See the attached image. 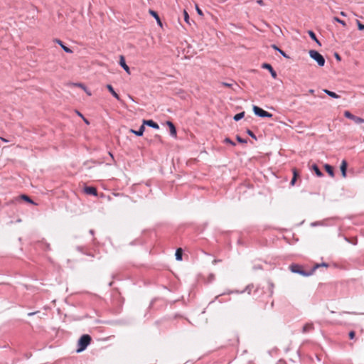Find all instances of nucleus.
Here are the masks:
<instances>
[{"instance_id": "obj_2", "label": "nucleus", "mask_w": 364, "mask_h": 364, "mask_svg": "<svg viewBox=\"0 0 364 364\" xmlns=\"http://www.w3.org/2000/svg\"><path fill=\"white\" fill-rule=\"evenodd\" d=\"M91 338L89 335L85 334L80 337L78 341V348L77 352L80 353L83 351L90 344Z\"/></svg>"}, {"instance_id": "obj_5", "label": "nucleus", "mask_w": 364, "mask_h": 364, "mask_svg": "<svg viewBox=\"0 0 364 364\" xmlns=\"http://www.w3.org/2000/svg\"><path fill=\"white\" fill-rule=\"evenodd\" d=\"M300 269H301V267L298 264H291L290 266V269L294 273H298L303 276H309L312 274L311 272L306 273V272L301 270Z\"/></svg>"}, {"instance_id": "obj_4", "label": "nucleus", "mask_w": 364, "mask_h": 364, "mask_svg": "<svg viewBox=\"0 0 364 364\" xmlns=\"http://www.w3.org/2000/svg\"><path fill=\"white\" fill-rule=\"evenodd\" d=\"M247 140L246 138H236L235 141L230 139V138H225L223 140V143L226 144H230L232 146H235L237 143L240 144H246Z\"/></svg>"}, {"instance_id": "obj_44", "label": "nucleus", "mask_w": 364, "mask_h": 364, "mask_svg": "<svg viewBox=\"0 0 364 364\" xmlns=\"http://www.w3.org/2000/svg\"><path fill=\"white\" fill-rule=\"evenodd\" d=\"M318 266H319V265H318V264H317V265L315 267V268H314V269L318 268Z\"/></svg>"}, {"instance_id": "obj_29", "label": "nucleus", "mask_w": 364, "mask_h": 364, "mask_svg": "<svg viewBox=\"0 0 364 364\" xmlns=\"http://www.w3.org/2000/svg\"><path fill=\"white\" fill-rule=\"evenodd\" d=\"M195 8H196V11H197L198 15H200V16H203V15L202 11L199 9L198 5H196Z\"/></svg>"}, {"instance_id": "obj_39", "label": "nucleus", "mask_w": 364, "mask_h": 364, "mask_svg": "<svg viewBox=\"0 0 364 364\" xmlns=\"http://www.w3.org/2000/svg\"><path fill=\"white\" fill-rule=\"evenodd\" d=\"M4 142H9L8 140L6 139V138L1 137L0 138Z\"/></svg>"}, {"instance_id": "obj_32", "label": "nucleus", "mask_w": 364, "mask_h": 364, "mask_svg": "<svg viewBox=\"0 0 364 364\" xmlns=\"http://www.w3.org/2000/svg\"><path fill=\"white\" fill-rule=\"evenodd\" d=\"M75 86H77V87H80V88H81V89H82V90H83V87H86V86H85V85H84L83 84H82V83H75Z\"/></svg>"}, {"instance_id": "obj_43", "label": "nucleus", "mask_w": 364, "mask_h": 364, "mask_svg": "<svg viewBox=\"0 0 364 364\" xmlns=\"http://www.w3.org/2000/svg\"><path fill=\"white\" fill-rule=\"evenodd\" d=\"M129 98H130V101L134 102V100H133V98L132 97H129Z\"/></svg>"}, {"instance_id": "obj_36", "label": "nucleus", "mask_w": 364, "mask_h": 364, "mask_svg": "<svg viewBox=\"0 0 364 364\" xmlns=\"http://www.w3.org/2000/svg\"><path fill=\"white\" fill-rule=\"evenodd\" d=\"M77 114L82 119L84 117V116L78 111H76Z\"/></svg>"}, {"instance_id": "obj_3", "label": "nucleus", "mask_w": 364, "mask_h": 364, "mask_svg": "<svg viewBox=\"0 0 364 364\" xmlns=\"http://www.w3.org/2000/svg\"><path fill=\"white\" fill-rule=\"evenodd\" d=\"M252 109H253V112L255 115L259 117H262V118H264V117H268V118H271L272 117V114H270L269 112L265 111L264 109L256 106V105H254L253 107H252Z\"/></svg>"}, {"instance_id": "obj_33", "label": "nucleus", "mask_w": 364, "mask_h": 364, "mask_svg": "<svg viewBox=\"0 0 364 364\" xmlns=\"http://www.w3.org/2000/svg\"><path fill=\"white\" fill-rule=\"evenodd\" d=\"M295 181H296V172H295V171H294V177H293V178H292V180H291V183L292 185H294V183H295Z\"/></svg>"}, {"instance_id": "obj_41", "label": "nucleus", "mask_w": 364, "mask_h": 364, "mask_svg": "<svg viewBox=\"0 0 364 364\" xmlns=\"http://www.w3.org/2000/svg\"><path fill=\"white\" fill-rule=\"evenodd\" d=\"M341 15L343 16H346V14L344 12H341Z\"/></svg>"}, {"instance_id": "obj_28", "label": "nucleus", "mask_w": 364, "mask_h": 364, "mask_svg": "<svg viewBox=\"0 0 364 364\" xmlns=\"http://www.w3.org/2000/svg\"><path fill=\"white\" fill-rule=\"evenodd\" d=\"M357 26L360 31H364V25H363L359 21H357Z\"/></svg>"}, {"instance_id": "obj_1", "label": "nucleus", "mask_w": 364, "mask_h": 364, "mask_svg": "<svg viewBox=\"0 0 364 364\" xmlns=\"http://www.w3.org/2000/svg\"><path fill=\"white\" fill-rule=\"evenodd\" d=\"M309 55L311 59L316 62L319 67L324 66L326 62L325 58L317 50H311L309 52Z\"/></svg>"}, {"instance_id": "obj_23", "label": "nucleus", "mask_w": 364, "mask_h": 364, "mask_svg": "<svg viewBox=\"0 0 364 364\" xmlns=\"http://www.w3.org/2000/svg\"><path fill=\"white\" fill-rule=\"evenodd\" d=\"M176 259L178 261L182 259V250L181 248L178 249L176 252Z\"/></svg>"}, {"instance_id": "obj_22", "label": "nucleus", "mask_w": 364, "mask_h": 364, "mask_svg": "<svg viewBox=\"0 0 364 364\" xmlns=\"http://www.w3.org/2000/svg\"><path fill=\"white\" fill-rule=\"evenodd\" d=\"M245 116V112H240L238 114H236L234 117H233V119L235 121H239L241 119H242Z\"/></svg>"}, {"instance_id": "obj_37", "label": "nucleus", "mask_w": 364, "mask_h": 364, "mask_svg": "<svg viewBox=\"0 0 364 364\" xmlns=\"http://www.w3.org/2000/svg\"><path fill=\"white\" fill-rule=\"evenodd\" d=\"M247 134L250 135V136H254V134L250 130H247Z\"/></svg>"}, {"instance_id": "obj_14", "label": "nucleus", "mask_w": 364, "mask_h": 364, "mask_svg": "<svg viewBox=\"0 0 364 364\" xmlns=\"http://www.w3.org/2000/svg\"><path fill=\"white\" fill-rule=\"evenodd\" d=\"M323 92L326 93L328 96L333 98V99H338L339 96L334 92L330 91L328 90L324 89Z\"/></svg>"}, {"instance_id": "obj_13", "label": "nucleus", "mask_w": 364, "mask_h": 364, "mask_svg": "<svg viewBox=\"0 0 364 364\" xmlns=\"http://www.w3.org/2000/svg\"><path fill=\"white\" fill-rule=\"evenodd\" d=\"M144 124H146L147 126L156 129L159 128V125L153 120L144 121Z\"/></svg>"}, {"instance_id": "obj_45", "label": "nucleus", "mask_w": 364, "mask_h": 364, "mask_svg": "<svg viewBox=\"0 0 364 364\" xmlns=\"http://www.w3.org/2000/svg\"><path fill=\"white\" fill-rule=\"evenodd\" d=\"M323 266H327V264H326L325 263L322 264Z\"/></svg>"}, {"instance_id": "obj_31", "label": "nucleus", "mask_w": 364, "mask_h": 364, "mask_svg": "<svg viewBox=\"0 0 364 364\" xmlns=\"http://www.w3.org/2000/svg\"><path fill=\"white\" fill-rule=\"evenodd\" d=\"M334 20H335L336 21H337L338 23H341V25H343V26H346V23H345V22H344L343 21L340 20L339 18H336H336H334Z\"/></svg>"}, {"instance_id": "obj_11", "label": "nucleus", "mask_w": 364, "mask_h": 364, "mask_svg": "<svg viewBox=\"0 0 364 364\" xmlns=\"http://www.w3.org/2000/svg\"><path fill=\"white\" fill-rule=\"evenodd\" d=\"M107 90L110 92L112 96L117 100H120V97L118 94L114 90L112 86L111 85H107Z\"/></svg>"}, {"instance_id": "obj_24", "label": "nucleus", "mask_w": 364, "mask_h": 364, "mask_svg": "<svg viewBox=\"0 0 364 364\" xmlns=\"http://www.w3.org/2000/svg\"><path fill=\"white\" fill-rule=\"evenodd\" d=\"M344 116L346 118H348V119H350L352 121H353V119H354V118L355 117V115L352 114L349 111H345L344 112Z\"/></svg>"}, {"instance_id": "obj_8", "label": "nucleus", "mask_w": 364, "mask_h": 364, "mask_svg": "<svg viewBox=\"0 0 364 364\" xmlns=\"http://www.w3.org/2000/svg\"><path fill=\"white\" fill-rule=\"evenodd\" d=\"M144 129H145V127H144V124H143L140 128L139 129V130L137 131H134L133 129H129V133H132V134H134L138 136H141L144 132Z\"/></svg>"}, {"instance_id": "obj_30", "label": "nucleus", "mask_w": 364, "mask_h": 364, "mask_svg": "<svg viewBox=\"0 0 364 364\" xmlns=\"http://www.w3.org/2000/svg\"><path fill=\"white\" fill-rule=\"evenodd\" d=\"M84 92H85V93L88 95V96H91L92 95V92H90V90L87 89V87H83V90H82Z\"/></svg>"}, {"instance_id": "obj_20", "label": "nucleus", "mask_w": 364, "mask_h": 364, "mask_svg": "<svg viewBox=\"0 0 364 364\" xmlns=\"http://www.w3.org/2000/svg\"><path fill=\"white\" fill-rule=\"evenodd\" d=\"M311 168H312V170L314 171V172L317 176H318V177L322 176L323 174H322L321 171L319 170L318 167L316 164L313 165Z\"/></svg>"}, {"instance_id": "obj_34", "label": "nucleus", "mask_w": 364, "mask_h": 364, "mask_svg": "<svg viewBox=\"0 0 364 364\" xmlns=\"http://www.w3.org/2000/svg\"><path fill=\"white\" fill-rule=\"evenodd\" d=\"M355 332H354V331H350V332L349 333V337H350V339H353V338H354V337H355Z\"/></svg>"}, {"instance_id": "obj_42", "label": "nucleus", "mask_w": 364, "mask_h": 364, "mask_svg": "<svg viewBox=\"0 0 364 364\" xmlns=\"http://www.w3.org/2000/svg\"><path fill=\"white\" fill-rule=\"evenodd\" d=\"M34 314H35V313H34V312L28 313V316H33V315H34Z\"/></svg>"}, {"instance_id": "obj_27", "label": "nucleus", "mask_w": 364, "mask_h": 364, "mask_svg": "<svg viewBox=\"0 0 364 364\" xmlns=\"http://www.w3.org/2000/svg\"><path fill=\"white\" fill-rule=\"evenodd\" d=\"M21 198H22L24 200H26V201H27V202H28V203H34L33 202V200H32L29 197H28L27 196L23 195V196H21Z\"/></svg>"}, {"instance_id": "obj_7", "label": "nucleus", "mask_w": 364, "mask_h": 364, "mask_svg": "<svg viewBox=\"0 0 364 364\" xmlns=\"http://www.w3.org/2000/svg\"><path fill=\"white\" fill-rule=\"evenodd\" d=\"M262 68H266L268 70V72L270 73L271 74V76L275 79L277 77V73L274 70V69L272 68V65H269V64H267V63H264L262 65Z\"/></svg>"}, {"instance_id": "obj_9", "label": "nucleus", "mask_w": 364, "mask_h": 364, "mask_svg": "<svg viewBox=\"0 0 364 364\" xmlns=\"http://www.w3.org/2000/svg\"><path fill=\"white\" fill-rule=\"evenodd\" d=\"M166 125L169 129L170 135L176 136V129L174 124L171 122L168 121V122H166Z\"/></svg>"}, {"instance_id": "obj_6", "label": "nucleus", "mask_w": 364, "mask_h": 364, "mask_svg": "<svg viewBox=\"0 0 364 364\" xmlns=\"http://www.w3.org/2000/svg\"><path fill=\"white\" fill-rule=\"evenodd\" d=\"M119 65L128 75H130V69L126 64L125 59L122 55H121L119 58Z\"/></svg>"}, {"instance_id": "obj_10", "label": "nucleus", "mask_w": 364, "mask_h": 364, "mask_svg": "<svg viewBox=\"0 0 364 364\" xmlns=\"http://www.w3.org/2000/svg\"><path fill=\"white\" fill-rule=\"evenodd\" d=\"M84 191L87 194L97 196V190L94 187H90V186L85 187Z\"/></svg>"}, {"instance_id": "obj_18", "label": "nucleus", "mask_w": 364, "mask_h": 364, "mask_svg": "<svg viewBox=\"0 0 364 364\" xmlns=\"http://www.w3.org/2000/svg\"><path fill=\"white\" fill-rule=\"evenodd\" d=\"M308 33L310 36V38L314 41L319 46H321V43L319 42V41L317 39L315 33L312 31H308Z\"/></svg>"}, {"instance_id": "obj_17", "label": "nucleus", "mask_w": 364, "mask_h": 364, "mask_svg": "<svg viewBox=\"0 0 364 364\" xmlns=\"http://www.w3.org/2000/svg\"><path fill=\"white\" fill-rule=\"evenodd\" d=\"M346 168H347V163L346 161H343L341 165V171L342 172V175L343 177L346 176Z\"/></svg>"}, {"instance_id": "obj_19", "label": "nucleus", "mask_w": 364, "mask_h": 364, "mask_svg": "<svg viewBox=\"0 0 364 364\" xmlns=\"http://www.w3.org/2000/svg\"><path fill=\"white\" fill-rule=\"evenodd\" d=\"M272 48L275 50L278 51L284 58L288 59L289 57L281 49H279L276 45H272Z\"/></svg>"}, {"instance_id": "obj_38", "label": "nucleus", "mask_w": 364, "mask_h": 364, "mask_svg": "<svg viewBox=\"0 0 364 364\" xmlns=\"http://www.w3.org/2000/svg\"><path fill=\"white\" fill-rule=\"evenodd\" d=\"M82 120L87 124H89V122L87 121V119H85V117L82 118Z\"/></svg>"}, {"instance_id": "obj_25", "label": "nucleus", "mask_w": 364, "mask_h": 364, "mask_svg": "<svg viewBox=\"0 0 364 364\" xmlns=\"http://www.w3.org/2000/svg\"><path fill=\"white\" fill-rule=\"evenodd\" d=\"M353 122L355 124H362V123H364V119L355 116L353 119Z\"/></svg>"}, {"instance_id": "obj_12", "label": "nucleus", "mask_w": 364, "mask_h": 364, "mask_svg": "<svg viewBox=\"0 0 364 364\" xmlns=\"http://www.w3.org/2000/svg\"><path fill=\"white\" fill-rule=\"evenodd\" d=\"M149 14L154 17V18H155V20H156V23H158V25L161 27L162 26V23H161V21L160 20V18L158 16V14L154 11H152V10L149 11Z\"/></svg>"}, {"instance_id": "obj_15", "label": "nucleus", "mask_w": 364, "mask_h": 364, "mask_svg": "<svg viewBox=\"0 0 364 364\" xmlns=\"http://www.w3.org/2000/svg\"><path fill=\"white\" fill-rule=\"evenodd\" d=\"M57 43H58V45L62 48V49L67 53H72L73 51L70 48H69L68 47L65 46L63 43L62 41H57Z\"/></svg>"}, {"instance_id": "obj_40", "label": "nucleus", "mask_w": 364, "mask_h": 364, "mask_svg": "<svg viewBox=\"0 0 364 364\" xmlns=\"http://www.w3.org/2000/svg\"><path fill=\"white\" fill-rule=\"evenodd\" d=\"M257 3H258L259 4H260V5H262V4H263V1H262V0H258V1H257Z\"/></svg>"}, {"instance_id": "obj_21", "label": "nucleus", "mask_w": 364, "mask_h": 364, "mask_svg": "<svg viewBox=\"0 0 364 364\" xmlns=\"http://www.w3.org/2000/svg\"><path fill=\"white\" fill-rule=\"evenodd\" d=\"M324 167L328 174L333 177L334 176L333 168L328 164H326Z\"/></svg>"}, {"instance_id": "obj_26", "label": "nucleus", "mask_w": 364, "mask_h": 364, "mask_svg": "<svg viewBox=\"0 0 364 364\" xmlns=\"http://www.w3.org/2000/svg\"><path fill=\"white\" fill-rule=\"evenodd\" d=\"M183 16H184V21L188 23V24H190V21H189V16L188 14V12L184 10L183 11Z\"/></svg>"}, {"instance_id": "obj_35", "label": "nucleus", "mask_w": 364, "mask_h": 364, "mask_svg": "<svg viewBox=\"0 0 364 364\" xmlns=\"http://www.w3.org/2000/svg\"><path fill=\"white\" fill-rule=\"evenodd\" d=\"M334 56L338 61H341V57L337 53L334 54Z\"/></svg>"}, {"instance_id": "obj_16", "label": "nucleus", "mask_w": 364, "mask_h": 364, "mask_svg": "<svg viewBox=\"0 0 364 364\" xmlns=\"http://www.w3.org/2000/svg\"><path fill=\"white\" fill-rule=\"evenodd\" d=\"M313 328H314V324L313 323H306L303 326V332L304 333L309 332V331H311Z\"/></svg>"}]
</instances>
